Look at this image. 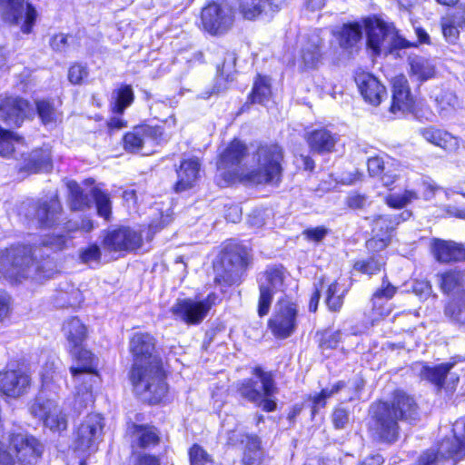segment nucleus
<instances>
[{
  "instance_id": "f257e3e1",
  "label": "nucleus",
  "mask_w": 465,
  "mask_h": 465,
  "mask_svg": "<svg viewBox=\"0 0 465 465\" xmlns=\"http://www.w3.org/2000/svg\"><path fill=\"white\" fill-rule=\"evenodd\" d=\"M247 155V146L240 140H232L220 153L217 162L216 183L227 187L236 183L247 184L277 185L282 178L283 153L278 144L265 143L252 153L250 168L242 162Z\"/></svg>"
},
{
  "instance_id": "f03ea898",
  "label": "nucleus",
  "mask_w": 465,
  "mask_h": 465,
  "mask_svg": "<svg viewBox=\"0 0 465 465\" xmlns=\"http://www.w3.org/2000/svg\"><path fill=\"white\" fill-rule=\"evenodd\" d=\"M134 363L130 380L134 392L152 404L158 403L168 391L161 358L155 352V339L148 332H135L130 340Z\"/></svg>"
},
{
  "instance_id": "7ed1b4c3",
  "label": "nucleus",
  "mask_w": 465,
  "mask_h": 465,
  "mask_svg": "<svg viewBox=\"0 0 465 465\" xmlns=\"http://www.w3.org/2000/svg\"><path fill=\"white\" fill-rule=\"evenodd\" d=\"M63 331L71 348L70 351L76 359V364L70 371L76 388L73 409L74 413H80L94 401L92 388L99 380L98 360L91 351L82 348L86 338V327L78 318L67 320Z\"/></svg>"
},
{
  "instance_id": "20e7f679",
  "label": "nucleus",
  "mask_w": 465,
  "mask_h": 465,
  "mask_svg": "<svg viewBox=\"0 0 465 465\" xmlns=\"http://www.w3.org/2000/svg\"><path fill=\"white\" fill-rule=\"evenodd\" d=\"M419 418L415 400L402 391H396L391 401H378L370 409L369 431L377 441L392 443L399 437V420L412 422Z\"/></svg>"
},
{
  "instance_id": "39448f33",
  "label": "nucleus",
  "mask_w": 465,
  "mask_h": 465,
  "mask_svg": "<svg viewBox=\"0 0 465 465\" xmlns=\"http://www.w3.org/2000/svg\"><path fill=\"white\" fill-rule=\"evenodd\" d=\"M35 251L36 249L33 251L32 247L24 245L6 249L0 256V272L6 277L18 279L29 276L34 269L38 279L52 277L53 262H35L33 258Z\"/></svg>"
},
{
  "instance_id": "423d86ee",
  "label": "nucleus",
  "mask_w": 465,
  "mask_h": 465,
  "mask_svg": "<svg viewBox=\"0 0 465 465\" xmlns=\"http://www.w3.org/2000/svg\"><path fill=\"white\" fill-rule=\"evenodd\" d=\"M364 27L368 48L375 55H387L396 50L416 45L399 35L393 24L381 18L365 19Z\"/></svg>"
},
{
  "instance_id": "0eeeda50",
  "label": "nucleus",
  "mask_w": 465,
  "mask_h": 465,
  "mask_svg": "<svg viewBox=\"0 0 465 465\" xmlns=\"http://www.w3.org/2000/svg\"><path fill=\"white\" fill-rule=\"evenodd\" d=\"M254 375V378L246 379L241 383L238 389L241 396L264 411H273L277 406L275 395L278 389L272 373L256 368Z\"/></svg>"
},
{
  "instance_id": "6e6552de",
  "label": "nucleus",
  "mask_w": 465,
  "mask_h": 465,
  "mask_svg": "<svg viewBox=\"0 0 465 465\" xmlns=\"http://www.w3.org/2000/svg\"><path fill=\"white\" fill-rule=\"evenodd\" d=\"M456 428L453 434L443 439L437 449H430L423 452L417 465H455L457 460L465 456V423L464 435L460 438L456 435Z\"/></svg>"
},
{
  "instance_id": "1a4fd4ad",
  "label": "nucleus",
  "mask_w": 465,
  "mask_h": 465,
  "mask_svg": "<svg viewBox=\"0 0 465 465\" xmlns=\"http://www.w3.org/2000/svg\"><path fill=\"white\" fill-rule=\"evenodd\" d=\"M219 297L212 292L202 301L193 299L178 300L171 308L176 320L188 325H196L203 321L211 308L217 303Z\"/></svg>"
},
{
  "instance_id": "9d476101",
  "label": "nucleus",
  "mask_w": 465,
  "mask_h": 465,
  "mask_svg": "<svg viewBox=\"0 0 465 465\" xmlns=\"http://www.w3.org/2000/svg\"><path fill=\"white\" fill-rule=\"evenodd\" d=\"M297 306L287 298L280 299L274 312L268 322L269 329L278 339L290 337L297 327Z\"/></svg>"
},
{
  "instance_id": "9b49d317",
  "label": "nucleus",
  "mask_w": 465,
  "mask_h": 465,
  "mask_svg": "<svg viewBox=\"0 0 465 465\" xmlns=\"http://www.w3.org/2000/svg\"><path fill=\"white\" fill-rule=\"evenodd\" d=\"M464 364L465 359L455 360L434 367L418 364L417 370L422 380H427L439 388L444 387L448 391H453L460 380L457 371L465 369L461 366Z\"/></svg>"
},
{
  "instance_id": "f8f14e48",
  "label": "nucleus",
  "mask_w": 465,
  "mask_h": 465,
  "mask_svg": "<svg viewBox=\"0 0 465 465\" xmlns=\"http://www.w3.org/2000/svg\"><path fill=\"white\" fill-rule=\"evenodd\" d=\"M250 261L251 251L249 248L237 243L228 245L222 260L224 268L223 281L228 284L239 282Z\"/></svg>"
},
{
  "instance_id": "ddd939ff",
  "label": "nucleus",
  "mask_w": 465,
  "mask_h": 465,
  "mask_svg": "<svg viewBox=\"0 0 465 465\" xmlns=\"http://www.w3.org/2000/svg\"><path fill=\"white\" fill-rule=\"evenodd\" d=\"M30 413L51 430L61 431L67 427L66 415L54 400L38 396L30 406Z\"/></svg>"
},
{
  "instance_id": "4468645a",
  "label": "nucleus",
  "mask_w": 465,
  "mask_h": 465,
  "mask_svg": "<svg viewBox=\"0 0 465 465\" xmlns=\"http://www.w3.org/2000/svg\"><path fill=\"white\" fill-rule=\"evenodd\" d=\"M284 274L282 268H268L260 277V297L258 302V314L263 317L268 314L272 302L273 294L282 291Z\"/></svg>"
},
{
  "instance_id": "2eb2a0df",
  "label": "nucleus",
  "mask_w": 465,
  "mask_h": 465,
  "mask_svg": "<svg viewBox=\"0 0 465 465\" xmlns=\"http://www.w3.org/2000/svg\"><path fill=\"white\" fill-rule=\"evenodd\" d=\"M3 18L5 21L18 25L21 22V30L29 34L36 19V11L32 5H25L24 0H0Z\"/></svg>"
},
{
  "instance_id": "dca6fc26",
  "label": "nucleus",
  "mask_w": 465,
  "mask_h": 465,
  "mask_svg": "<svg viewBox=\"0 0 465 465\" xmlns=\"http://www.w3.org/2000/svg\"><path fill=\"white\" fill-rule=\"evenodd\" d=\"M32 111L30 103L20 96L0 95V118L9 126H21Z\"/></svg>"
},
{
  "instance_id": "f3484780",
  "label": "nucleus",
  "mask_w": 465,
  "mask_h": 465,
  "mask_svg": "<svg viewBox=\"0 0 465 465\" xmlns=\"http://www.w3.org/2000/svg\"><path fill=\"white\" fill-rule=\"evenodd\" d=\"M201 20L203 29L211 35L223 34L232 23V10L226 5L213 3L203 8Z\"/></svg>"
},
{
  "instance_id": "a211bd4d",
  "label": "nucleus",
  "mask_w": 465,
  "mask_h": 465,
  "mask_svg": "<svg viewBox=\"0 0 465 465\" xmlns=\"http://www.w3.org/2000/svg\"><path fill=\"white\" fill-rule=\"evenodd\" d=\"M103 427V418L100 414H89L78 428L75 449L83 452L95 450Z\"/></svg>"
},
{
  "instance_id": "6ab92c4d",
  "label": "nucleus",
  "mask_w": 465,
  "mask_h": 465,
  "mask_svg": "<svg viewBox=\"0 0 465 465\" xmlns=\"http://www.w3.org/2000/svg\"><path fill=\"white\" fill-rule=\"evenodd\" d=\"M8 451L15 453L17 461L33 464L41 456L43 446L35 437L18 433L11 436Z\"/></svg>"
},
{
  "instance_id": "aec40b11",
  "label": "nucleus",
  "mask_w": 465,
  "mask_h": 465,
  "mask_svg": "<svg viewBox=\"0 0 465 465\" xmlns=\"http://www.w3.org/2000/svg\"><path fill=\"white\" fill-rule=\"evenodd\" d=\"M142 235L135 230L123 227L107 233L104 239V248L109 251H133L142 244Z\"/></svg>"
},
{
  "instance_id": "412c9836",
  "label": "nucleus",
  "mask_w": 465,
  "mask_h": 465,
  "mask_svg": "<svg viewBox=\"0 0 465 465\" xmlns=\"http://www.w3.org/2000/svg\"><path fill=\"white\" fill-rule=\"evenodd\" d=\"M160 131L156 127L139 126L124 137V148L130 152H139L143 149H151L158 143Z\"/></svg>"
},
{
  "instance_id": "4be33fe9",
  "label": "nucleus",
  "mask_w": 465,
  "mask_h": 465,
  "mask_svg": "<svg viewBox=\"0 0 465 465\" xmlns=\"http://www.w3.org/2000/svg\"><path fill=\"white\" fill-rule=\"evenodd\" d=\"M358 89L366 103L371 105H379L386 97L387 92L384 85L373 75L361 73L355 78Z\"/></svg>"
},
{
  "instance_id": "5701e85b",
  "label": "nucleus",
  "mask_w": 465,
  "mask_h": 465,
  "mask_svg": "<svg viewBox=\"0 0 465 465\" xmlns=\"http://www.w3.org/2000/svg\"><path fill=\"white\" fill-rule=\"evenodd\" d=\"M30 377L20 370L0 372V391L6 396L17 398L25 393Z\"/></svg>"
},
{
  "instance_id": "b1692460",
  "label": "nucleus",
  "mask_w": 465,
  "mask_h": 465,
  "mask_svg": "<svg viewBox=\"0 0 465 465\" xmlns=\"http://www.w3.org/2000/svg\"><path fill=\"white\" fill-rule=\"evenodd\" d=\"M392 104L391 112H407L412 108L413 98L411 94L407 78L403 74L395 76L392 79Z\"/></svg>"
},
{
  "instance_id": "393cba45",
  "label": "nucleus",
  "mask_w": 465,
  "mask_h": 465,
  "mask_svg": "<svg viewBox=\"0 0 465 465\" xmlns=\"http://www.w3.org/2000/svg\"><path fill=\"white\" fill-rule=\"evenodd\" d=\"M431 250L435 259L440 262L465 261V245L462 243L435 239Z\"/></svg>"
},
{
  "instance_id": "a878e982",
  "label": "nucleus",
  "mask_w": 465,
  "mask_h": 465,
  "mask_svg": "<svg viewBox=\"0 0 465 465\" xmlns=\"http://www.w3.org/2000/svg\"><path fill=\"white\" fill-rule=\"evenodd\" d=\"M420 134L428 143L448 153L456 152L460 148V138L446 130L430 126L420 129Z\"/></svg>"
},
{
  "instance_id": "bb28decb",
  "label": "nucleus",
  "mask_w": 465,
  "mask_h": 465,
  "mask_svg": "<svg viewBox=\"0 0 465 465\" xmlns=\"http://www.w3.org/2000/svg\"><path fill=\"white\" fill-rule=\"evenodd\" d=\"M440 25L445 39L449 43H456L460 31L465 29V5H458L453 11L441 18Z\"/></svg>"
},
{
  "instance_id": "cd10ccee",
  "label": "nucleus",
  "mask_w": 465,
  "mask_h": 465,
  "mask_svg": "<svg viewBox=\"0 0 465 465\" xmlns=\"http://www.w3.org/2000/svg\"><path fill=\"white\" fill-rule=\"evenodd\" d=\"M306 141L312 152L326 153L334 151L339 135L322 127L308 132Z\"/></svg>"
},
{
  "instance_id": "c85d7f7f",
  "label": "nucleus",
  "mask_w": 465,
  "mask_h": 465,
  "mask_svg": "<svg viewBox=\"0 0 465 465\" xmlns=\"http://www.w3.org/2000/svg\"><path fill=\"white\" fill-rule=\"evenodd\" d=\"M200 166V162L195 157L184 159L181 163L179 169L176 171L175 192L181 193L194 186L199 178Z\"/></svg>"
},
{
  "instance_id": "c756f323",
  "label": "nucleus",
  "mask_w": 465,
  "mask_h": 465,
  "mask_svg": "<svg viewBox=\"0 0 465 465\" xmlns=\"http://www.w3.org/2000/svg\"><path fill=\"white\" fill-rule=\"evenodd\" d=\"M86 188L84 190L76 182L68 181L66 188L71 200L75 203H82L84 195L90 193L94 200V203H110L109 195L99 186L94 185V182H86Z\"/></svg>"
},
{
  "instance_id": "7c9ffc66",
  "label": "nucleus",
  "mask_w": 465,
  "mask_h": 465,
  "mask_svg": "<svg viewBox=\"0 0 465 465\" xmlns=\"http://www.w3.org/2000/svg\"><path fill=\"white\" fill-rule=\"evenodd\" d=\"M228 440L232 445H235L239 440L241 443L245 442L246 450L243 460L248 465H255L260 461L262 457L261 440L257 436L242 435L236 430H232Z\"/></svg>"
},
{
  "instance_id": "2f4dec72",
  "label": "nucleus",
  "mask_w": 465,
  "mask_h": 465,
  "mask_svg": "<svg viewBox=\"0 0 465 465\" xmlns=\"http://www.w3.org/2000/svg\"><path fill=\"white\" fill-rule=\"evenodd\" d=\"M438 113L443 118L451 116L461 104L458 96L450 90H438L432 93Z\"/></svg>"
},
{
  "instance_id": "473e14b6",
  "label": "nucleus",
  "mask_w": 465,
  "mask_h": 465,
  "mask_svg": "<svg viewBox=\"0 0 465 465\" xmlns=\"http://www.w3.org/2000/svg\"><path fill=\"white\" fill-rule=\"evenodd\" d=\"M411 216L408 211H401L399 213H392L386 216H380L373 223L372 233L381 237H392V232L397 224L407 220Z\"/></svg>"
},
{
  "instance_id": "72a5a7b5",
  "label": "nucleus",
  "mask_w": 465,
  "mask_h": 465,
  "mask_svg": "<svg viewBox=\"0 0 465 465\" xmlns=\"http://www.w3.org/2000/svg\"><path fill=\"white\" fill-rule=\"evenodd\" d=\"M440 289L443 292L451 294L452 296L460 295L461 292H465V272L457 270H450L443 273L438 274Z\"/></svg>"
},
{
  "instance_id": "f704fd0d",
  "label": "nucleus",
  "mask_w": 465,
  "mask_h": 465,
  "mask_svg": "<svg viewBox=\"0 0 465 465\" xmlns=\"http://www.w3.org/2000/svg\"><path fill=\"white\" fill-rule=\"evenodd\" d=\"M280 0H241L240 10L244 18L252 20L262 13L275 11Z\"/></svg>"
},
{
  "instance_id": "c9c22d12",
  "label": "nucleus",
  "mask_w": 465,
  "mask_h": 465,
  "mask_svg": "<svg viewBox=\"0 0 465 465\" xmlns=\"http://www.w3.org/2000/svg\"><path fill=\"white\" fill-rule=\"evenodd\" d=\"M444 315L454 324L465 330V292L451 296L444 308Z\"/></svg>"
},
{
  "instance_id": "e433bc0d",
  "label": "nucleus",
  "mask_w": 465,
  "mask_h": 465,
  "mask_svg": "<svg viewBox=\"0 0 465 465\" xmlns=\"http://www.w3.org/2000/svg\"><path fill=\"white\" fill-rule=\"evenodd\" d=\"M410 74L411 77L418 81H427L434 76L435 66L429 59L425 57H411Z\"/></svg>"
},
{
  "instance_id": "4c0bfd02",
  "label": "nucleus",
  "mask_w": 465,
  "mask_h": 465,
  "mask_svg": "<svg viewBox=\"0 0 465 465\" xmlns=\"http://www.w3.org/2000/svg\"><path fill=\"white\" fill-rule=\"evenodd\" d=\"M35 213V220L40 226L50 227L57 221L61 205H29Z\"/></svg>"
},
{
  "instance_id": "58836bf2",
  "label": "nucleus",
  "mask_w": 465,
  "mask_h": 465,
  "mask_svg": "<svg viewBox=\"0 0 465 465\" xmlns=\"http://www.w3.org/2000/svg\"><path fill=\"white\" fill-rule=\"evenodd\" d=\"M133 442L140 448H147L158 442V435L153 427L136 425L132 426Z\"/></svg>"
},
{
  "instance_id": "ea45409f",
  "label": "nucleus",
  "mask_w": 465,
  "mask_h": 465,
  "mask_svg": "<svg viewBox=\"0 0 465 465\" xmlns=\"http://www.w3.org/2000/svg\"><path fill=\"white\" fill-rule=\"evenodd\" d=\"M134 97V92L130 85L121 86L113 95V102L111 103L113 113L122 114L132 104Z\"/></svg>"
},
{
  "instance_id": "a19ab883",
  "label": "nucleus",
  "mask_w": 465,
  "mask_h": 465,
  "mask_svg": "<svg viewBox=\"0 0 465 465\" xmlns=\"http://www.w3.org/2000/svg\"><path fill=\"white\" fill-rule=\"evenodd\" d=\"M153 217L149 224V231L155 233L170 224L174 219V212L172 205H162L153 213Z\"/></svg>"
},
{
  "instance_id": "79ce46f5",
  "label": "nucleus",
  "mask_w": 465,
  "mask_h": 465,
  "mask_svg": "<svg viewBox=\"0 0 465 465\" xmlns=\"http://www.w3.org/2000/svg\"><path fill=\"white\" fill-rule=\"evenodd\" d=\"M362 35V28L360 24L344 25L339 33V43L342 48L348 49L354 46Z\"/></svg>"
},
{
  "instance_id": "37998d69",
  "label": "nucleus",
  "mask_w": 465,
  "mask_h": 465,
  "mask_svg": "<svg viewBox=\"0 0 465 465\" xmlns=\"http://www.w3.org/2000/svg\"><path fill=\"white\" fill-rule=\"evenodd\" d=\"M24 144L22 137L15 133L0 128V155L6 157Z\"/></svg>"
},
{
  "instance_id": "c03bdc74",
  "label": "nucleus",
  "mask_w": 465,
  "mask_h": 465,
  "mask_svg": "<svg viewBox=\"0 0 465 465\" xmlns=\"http://www.w3.org/2000/svg\"><path fill=\"white\" fill-rule=\"evenodd\" d=\"M271 96L270 80L266 76L259 75L254 81L252 92L249 99L252 103L263 104Z\"/></svg>"
},
{
  "instance_id": "a18cd8bd",
  "label": "nucleus",
  "mask_w": 465,
  "mask_h": 465,
  "mask_svg": "<svg viewBox=\"0 0 465 465\" xmlns=\"http://www.w3.org/2000/svg\"><path fill=\"white\" fill-rule=\"evenodd\" d=\"M384 265L383 257L380 254H374L368 259L357 261L353 267L361 273L372 275L379 272Z\"/></svg>"
},
{
  "instance_id": "49530a36",
  "label": "nucleus",
  "mask_w": 465,
  "mask_h": 465,
  "mask_svg": "<svg viewBox=\"0 0 465 465\" xmlns=\"http://www.w3.org/2000/svg\"><path fill=\"white\" fill-rule=\"evenodd\" d=\"M345 386V382L340 381L335 384L331 385V388L322 389L319 394L312 396L311 398L312 402V414L314 415L319 409L325 406L327 399L337 394L339 391L344 389Z\"/></svg>"
},
{
  "instance_id": "de8ad7c7",
  "label": "nucleus",
  "mask_w": 465,
  "mask_h": 465,
  "mask_svg": "<svg viewBox=\"0 0 465 465\" xmlns=\"http://www.w3.org/2000/svg\"><path fill=\"white\" fill-rule=\"evenodd\" d=\"M321 58V49L316 42L308 43L302 50V60L305 68H316Z\"/></svg>"
},
{
  "instance_id": "09e8293b",
  "label": "nucleus",
  "mask_w": 465,
  "mask_h": 465,
  "mask_svg": "<svg viewBox=\"0 0 465 465\" xmlns=\"http://www.w3.org/2000/svg\"><path fill=\"white\" fill-rule=\"evenodd\" d=\"M346 291L340 292L337 282L331 283L326 292L325 303L331 312H339L343 304Z\"/></svg>"
},
{
  "instance_id": "8fccbe9b",
  "label": "nucleus",
  "mask_w": 465,
  "mask_h": 465,
  "mask_svg": "<svg viewBox=\"0 0 465 465\" xmlns=\"http://www.w3.org/2000/svg\"><path fill=\"white\" fill-rule=\"evenodd\" d=\"M51 157L48 150H35L30 155L26 167L33 172H40L49 168Z\"/></svg>"
},
{
  "instance_id": "3c124183",
  "label": "nucleus",
  "mask_w": 465,
  "mask_h": 465,
  "mask_svg": "<svg viewBox=\"0 0 465 465\" xmlns=\"http://www.w3.org/2000/svg\"><path fill=\"white\" fill-rule=\"evenodd\" d=\"M36 109L39 117L45 125L55 124L60 120V114L48 101L42 100L36 102Z\"/></svg>"
},
{
  "instance_id": "603ef678",
  "label": "nucleus",
  "mask_w": 465,
  "mask_h": 465,
  "mask_svg": "<svg viewBox=\"0 0 465 465\" xmlns=\"http://www.w3.org/2000/svg\"><path fill=\"white\" fill-rule=\"evenodd\" d=\"M189 458L191 465H205L212 461L210 455L198 444H194L190 448Z\"/></svg>"
},
{
  "instance_id": "864d4df0",
  "label": "nucleus",
  "mask_w": 465,
  "mask_h": 465,
  "mask_svg": "<svg viewBox=\"0 0 465 465\" xmlns=\"http://www.w3.org/2000/svg\"><path fill=\"white\" fill-rule=\"evenodd\" d=\"M342 333L341 331H325L322 333L320 346L322 349H335L341 341Z\"/></svg>"
},
{
  "instance_id": "5fc2aeb1",
  "label": "nucleus",
  "mask_w": 465,
  "mask_h": 465,
  "mask_svg": "<svg viewBox=\"0 0 465 465\" xmlns=\"http://www.w3.org/2000/svg\"><path fill=\"white\" fill-rule=\"evenodd\" d=\"M371 302L372 305L373 321H377L380 318H383L391 313V306L389 303V301H385L384 299L380 298L379 301L376 302L375 295H372Z\"/></svg>"
},
{
  "instance_id": "6e6d98bb",
  "label": "nucleus",
  "mask_w": 465,
  "mask_h": 465,
  "mask_svg": "<svg viewBox=\"0 0 465 465\" xmlns=\"http://www.w3.org/2000/svg\"><path fill=\"white\" fill-rule=\"evenodd\" d=\"M397 287L392 285L386 276L382 278L381 285L374 292L375 301L378 302L380 298L385 301H390L397 292Z\"/></svg>"
},
{
  "instance_id": "4d7b16f0",
  "label": "nucleus",
  "mask_w": 465,
  "mask_h": 465,
  "mask_svg": "<svg viewBox=\"0 0 465 465\" xmlns=\"http://www.w3.org/2000/svg\"><path fill=\"white\" fill-rule=\"evenodd\" d=\"M79 256L84 263L98 262L101 258V251L98 245L92 244L81 250Z\"/></svg>"
},
{
  "instance_id": "13d9d810",
  "label": "nucleus",
  "mask_w": 465,
  "mask_h": 465,
  "mask_svg": "<svg viewBox=\"0 0 465 465\" xmlns=\"http://www.w3.org/2000/svg\"><path fill=\"white\" fill-rule=\"evenodd\" d=\"M87 75V68L81 64H73L68 71V79L74 84H81Z\"/></svg>"
},
{
  "instance_id": "bf43d9fd",
  "label": "nucleus",
  "mask_w": 465,
  "mask_h": 465,
  "mask_svg": "<svg viewBox=\"0 0 465 465\" xmlns=\"http://www.w3.org/2000/svg\"><path fill=\"white\" fill-rule=\"evenodd\" d=\"M389 236L381 237L373 234V236L366 242V247L370 252H380L384 250L390 243Z\"/></svg>"
},
{
  "instance_id": "052dcab7",
  "label": "nucleus",
  "mask_w": 465,
  "mask_h": 465,
  "mask_svg": "<svg viewBox=\"0 0 465 465\" xmlns=\"http://www.w3.org/2000/svg\"><path fill=\"white\" fill-rule=\"evenodd\" d=\"M416 200H418L416 192L405 190L401 195L390 194L387 197V203H409Z\"/></svg>"
},
{
  "instance_id": "680f3d73",
  "label": "nucleus",
  "mask_w": 465,
  "mask_h": 465,
  "mask_svg": "<svg viewBox=\"0 0 465 465\" xmlns=\"http://www.w3.org/2000/svg\"><path fill=\"white\" fill-rule=\"evenodd\" d=\"M328 233V230L323 226L308 228L303 231L302 234L308 241L321 242Z\"/></svg>"
},
{
  "instance_id": "e2e57ef3",
  "label": "nucleus",
  "mask_w": 465,
  "mask_h": 465,
  "mask_svg": "<svg viewBox=\"0 0 465 465\" xmlns=\"http://www.w3.org/2000/svg\"><path fill=\"white\" fill-rule=\"evenodd\" d=\"M70 38H72V36L66 35L64 34L55 35L52 37L50 45L54 51L64 52L69 45Z\"/></svg>"
},
{
  "instance_id": "0e129e2a",
  "label": "nucleus",
  "mask_w": 465,
  "mask_h": 465,
  "mask_svg": "<svg viewBox=\"0 0 465 465\" xmlns=\"http://www.w3.org/2000/svg\"><path fill=\"white\" fill-rule=\"evenodd\" d=\"M368 171L371 176L381 175L385 166L382 158L375 156L368 160Z\"/></svg>"
},
{
  "instance_id": "69168bd1",
  "label": "nucleus",
  "mask_w": 465,
  "mask_h": 465,
  "mask_svg": "<svg viewBox=\"0 0 465 465\" xmlns=\"http://www.w3.org/2000/svg\"><path fill=\"white\" fill-rule=\"evenodd\" d=\"M349 421V413L345 409L338 408L333 411L332 422L336 429H343Z\"/></svg>"
},
{
  "instance_id": "338daca9",
  "label": "nucleus",
  "mask_w": 465,
  "mask_h": 465,
  "mask_svg": "<svg viewBox=\"0 0 465 465\" xmlns=\"http://www.w3.org/2000/svg\"><path fill=\"white\" fill-rule=\"evenodd\" d=\"M66 242V239L64 235H51L47 239L43 241V245L50 247L54 250H62Z\"/></svg>"
},
{
  "instance_id": "774afa93",
  "label": "nucleus",
  "mask_w": 465,
  "mask_h": 465,
  "mask_svg": "<svg viewBox=\"0 0 465 465\" xmlns=\"http://www.w3.org/2000/svg\"><path fill=\"white\" fill-rule=\"evenodd\" d=\"M225 219L231 223H238L242 219V211L241 205H226Z\"/></svg>"
}]
</instances>
